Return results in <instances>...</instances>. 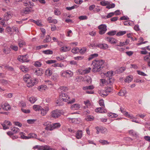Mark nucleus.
Instances as JSON below:
<instances>
[{"label":"nucleus","instance_id":"f257e3e1","mask_svg":"<svg viewBox=\"0 0 150 150\" xmlns=\"http://www.w3.org/2000/svg\"><path fill=\"white\" fill-rule=\"evenodd\" d=\"M104 61L103 60H95L93 61L92 71L94 72L99 71L103 67Z\"/></svg>","mask_w":150,"mask_h":150},{"label":"nucleus","instance_id":"f03ea898","mask_svg":"<svg viewBox=\"0 0 150 150\" xmlns=\"http://www.w3.org/2000/svg\"><path fill=\"white\" fill-rule=\"evenodd\" d=\"M60 96L64 97H66V98H62V100L64 102H68V103L69 104H72L74 103L75 101L74 98H73L71 100H70V97L68 96V95L65 93L62 92V91H61L60 92Z\"/></svg>","mask_w":150,"mask_h":150},{"label":"nucleus","instance_id":"7ed1b4c3","mask_svg":"<svg viewBox=\"0 0 150 150\" xmlns=\"http://www.w3.org/2000/svg\"><path fill=\"white\" fill-rule=\"evenodd\" d=\"M62 113L61 110L56 109L51 112V116L53 118H57L60 116Z\"/></svg>","mask_w":150,"mask_h":150},{"label":"nucleus","instance_id":"20e7f679","mask_svg":"<svg viewBox=\"0 0 150 150\" xmlns=\"http://www.w3.org/2000/svg\"><path fill=\"white\" fill-rule=\"evenodd\" d=\"M21 138L23 139H28L32 138H36V136L34 133H31L29 134L27 136L24 135L25 134L22 132H20Z\"/></svg>","mask_w":150,"mask_h":150},{"label":"nucleus","instance_id":"39448f33","mask_svg":"<svg viewBox=\"0 0 150 150\" xmlns=\"http://www.w3.org/2000/svg\"><path fill=\"white\" fill-rule=\"evenodd\" d=\"M99 29V33L100 35L105 33L107 30V26L105 24H101L98 26Z\"/></svg>","mask_w":150,"mask_h":150},{"label":"nucleus","instance_id":"423d86ee","mask_svg":"<svg viewBox=\"0 0 150 150\" xmlns=\"http://www.w3.org/2000/svg\"><path fill=\"white\" fill-rule=\"evenodd\" d=\"M27 83V86L28 87H32L33 86L38 82L37 80L35 79H31L28 81L26 82Z\"/></svg>","mask_w":150,"mask_h":150},{"label":"nucleus","instance_id":"0eeeda50","mask_svg":"<svg viewBox=\"0 0 150 150\" xmlns=\"http://www.w3.org/2000/svg\"><path fill=\"white\" fill-rule=\"evenodd\" d=\"M28 58V57L27 54L24 55L19 56L18 57V59L20 62H29Z\"/></svg>","mask_w":150,"mask_h":150},{"label":"nucleus","instance_id":"6e6552de","mask_svg":"<svg viewBox=\"0 0 150 150\" xmlns=\"http://www.w3.org/2000/svg\"><path fill=\"white\" fill-rule=\"evenodd\" d=\"M11 131L7 132V134L10 136L13 135L14 134L17 133L19 131V129L16 127H11Z\"/></svg>","mask_w":150,"mask_h":150},{"label":"nucleus","instance_id":"1a4fd4ad","mask_svg":"<svg viewBox=\"0 0 150 150\" xmlns=\"http://www.w3.org/2000/svg\"><path fill=\"white\" fill-rule=\"evenodd\" d=\"M43 125L45 127V129L47 131H52L53 130L52 124L50 122H44Z\"/></svg>","mask_w":150,"mask_h":150},{"label":"nucleus","instance_id":"9d476101","mask_svg":"<svg viewBox=\"0 0 150 150\" xmlns=\"http://www.w3.org/2000/svg\"><path fill=\"white\" fill-rule=\"evenodd\" d=\"M49 110L50 108L48 106H46L44 108L41 107L40 110L41 114L43 116L45 115Z\"/></svg>","mask_w":150,"mask_h":150},{"label":"nucleus","instance_id":"9b49d317","mask_svg":"<svg viewBox=\"0 0 150 150\" xmlns=\"http://www.w3.org/2000/svg\"><path fill=\"white\" fill-rule=\"evenodd\" d=\"M3 129H6L9 128V127L11 125V123L8 121H5L2 124Z\"/></svg>","mask_w":150,"mask_h":150},{"label":"nucleus","instance_id":"f8f14e48","mask_svg":"<svg viewBox=\"0 0 150 150\" xmlns=\"http://www.w3.org/2000/svg\"><path fill=\"white\" fill-rule=\"evenodd\" d=\"M68 74L70 77H71L73 75V73L70 70H67L62 72L61 74V75L63 77H65V75Z\"/></svg>","mask_w":150,"mask_h":150},{"label":"nucleus","instance_id":"ddd939ff","mask_svg":"<svg viewBox=\"0 0 150 150\" xmlns=\"http://www.w3.org/2000/svg\"><path fill=\"white\" fill-rule=\"evenodd\" d=\"M106 40L111 44H115L117 42V40L115 38L111 37H107L105 38Z\"/></svg>","mask_w":150,"mask_h":150},{"label":"nucleus","instance_id":"4468645a","mask_svg":"<svg viewBox=\"0 0 150 150\" xmlns=\"http://www.w3.org/2000/svg\"><path fill=\"white\" fill-rule=\"evenodd\" d=\"M1 105H2V109L6 111L9 110L11 108L10 105L7 103H2Z\"/></svg>","mask_w":150,"mask_h":150},{"label":"nucleus","instance_id":"2eb2a0df","mask_svg":"<svg viewBox=\"0 0 150 150\" xmlns=\"http://www.w3.org/2000/svg\"><path fill=\"white\" fill-rule=\"evenodd\" d=\"M91 68L90 67H89L88 69H86L85 70H79V73L81 74H87L89 73L91 70Z\"/></svg>","mask_w":150,"mask_h":150},{"label":"nucleus","instance_id":"dca6fc26","mask_svg":"<svg viewBox=\"0 0 150 150\" xmlns=\"http://www.w3.org/2000/svg\"><path fill=\"white\" fill-rule=\"evenodd\" d=\"M12 17V15L10 13V12H6L4 16V20L6 21H8Z\"/></svg>","mask_w":150,"mask_h":150},{"label":"nucleus","instance_id":"f3484780","mask_svg":"<svg viewBox=\"0 0 150 150\" xmlns=\"http://www.w3.org/2000/svg\"><path fill=\"white\" fill-rule=\"evenodd\" d=\"M82 136V131L81 130H79L77 131L76 134V137L78 139L81 138Z\"/></svg>","mask_w":150,"mask_h":150},{"label":"nucleus","instance_id":"a211bd4d","mask_svg":"<svg viewBox=\"0 0 150 150\" xmlns=\"http://www.w3.org/2000/svg\"><path fill=\"white\" fill-rule=\"evenodd\" d=\"M10 48L7 46H5L3 49V52L5 54H8L10 52Z\"/></svg>","mask_w":150,"mask_h":150},{"label":"nucleus","instance_id":"6ab92c4d","mask_svg":"<svg viewBox=\"0 0 150 150\" xmlns=\"http://www.w3.org/2000/svg\"><path fill=\"white\" fill-rule=\"evenodd\" d=\"M95 111L97 112L103 113L105 112V110L103 108H98L95 109Z\"/></svg>","mask_w":150,"mask_h":150},{"label":"nucleus","instance_id":"aec40b11","mask_svg":"<svg viewBox=\"0 0 150 150\" xmlns=\"http://www.w3.org/2000/svg\"><path fill=\"white\" fill-rule=\"evenodd\" d=\"M133 76L132 75H129L126 77L125 80V81L126 82L129 83L133 79Z\"/></svg>","mask_w":150,"mask_h":150},{"label":"nucleus","instance_id":"412c9836","mask_svg":"<svg viewBox=\"0 0 150 150\" xmlns=\"http://www.w3.org/2000/svg\"><path fill=\"white\" fill-rule=\"evenodd\" d=\"M31 77L29 74H26L23 77V79L26 82L31 79Z\"/></svg>","mask_w":150,"mask_h":150},{"label":"nucleus","instance_id":"4be33fe9","mask_svg":"<svg viewBox=\"0 0 150 150\" xmlns=\"http://www.w3.org/2000/svg\"><path fill=\"white\" fill-rule=\"evenodd\" d=\"M80 108V105L78 104H75L72 105L71 109L73 110H77Z\"/></svg>","mask_w":150,"mask_h":150},{"label":"nucleus","instance_id":"5701e85b","mask_svg":"<svg viewBox=\"0 0 150 150\" xmlns=\"http://www.w3.org/2000/svg\"><path fill=\"white\" fill-rule=\"evenodd\" d=\"M70 50V48L69 47L66 46H64L61 48L60 51L62 52H66Z\"/></svg>","mask_w":150,"mask_h":150},{"label":"nucleus","instance_id":"b1692460","mask_svg":"<svg viewBox=\"0 0 150 150\" xmlns=\"http://www.w3.org/2000/svg\"><path fill=\"white\" fill-rule=\"evenodd\" d=\"M52 73V71L50 69H48L46 70L45 72V74L48 76H50Z\"/></svg>","mask_w":150,"mask_h":150},{"label":"nucleus","instance_id":"393cba45","mask_svg":"<svg viewBox=\"0 0 150 150\" xmlns=\"http://www.w3.org/2000/svg\"><path fill=\"white\" fill-rule=\"evenodd\" d=\"M108 116L110 118H116L118 116V115L114 113L109 112L108 113Z\"/></svg>","mask_w":150,"mask_h":150},{"label":"nucleus","instance_id":"a878e982","mask_svg":"<svg viewBox=\"0 0 150 150\" xmlns=\"http://www.w3.org/2000/svg\"><path fill=\"white\" fill-rule=\"evenodd\" d=\"M94 87L93 85H90L87 86L83 87V89L84 90H92L94 88Z\"/></svg>","mask_w":150,"mask_h":150},{"label":"nucleus","instance_id":"bb28decb","mask_svg":"<svg viewBox=\"0 0 150 150\" xmlns=\"http://www.w3.org/2000/svg\"><path fill=\"white\" fill-rule=\"evenodd\" d=\"M45 147V146H39L38 145H36L33 147V149H37L39 150H44Z\"/></svg>","mask_w":150,"mask_h":150},{"label":"nucleus","instance_id":"cd10ccee","mask_svg":"<svg viewBox=\"0 0 150 150\" xmlns=\"http://www.w3.org/2000/svg\"><path fill=\"white\" fill-rule=\"evenodd\" d=\"M99 94L101 96L103 97L106 96L108 95L105 90L100 91L99 92Z\"/></svg>","mask_w":150,"mask_h":150},{"label":"nucleus","instance_id":"c85d7f7f","mask_svg":"<svg viewBox=\"0 0 150 150\" xmlns=\"http://www.w3.org/2000/svg\"><path fill=\"white\" fill-rule=\"evenodd\" d=\"M47 88V86L45 85H42L38 87V89L40 91L45 90Z\"/></svg>","mask_w":150,"mask_h":150},{"label":"nucleus","instance_id":"c756f323","mask_svg":"<svg viewBox=\"0 0 150 150\" xmlns=\"http://www.w3.org/2000/svg\"><path fill=\"white\" fill-rule=\"evenodd\" d=\"M87 50L86 47H83L80 49H79V52L81 54H83L86 52Z\"/></svg>","mask_w":150,"mask_h":150},{"label":"nucleus","instance_id":"7c9ffc66","mask_svg":"<svg viewBox=\"0 0 150 150\" xmlns=\"http://www.w3.org/2000/svg\"><path fill=\"white\" fill-rule=\"evenodd\" d=\"M41 107L38 105H34L33 107V109L36 111H39L40 110Z\"/></svg>","mask_w":150,"mask_h":150},{"label":"nucleus","instance_id":"2f4dec72","mask_svg":"<svg viewBox=\"0 0 150 150\" xmlns=\"http://www.w3.org/2000/svg\"><path fill=\"white\" fill-rule=\"evenodd\" d=\"M53 130L61 126V124L59 123H54L52 124Z\"/></svg>","mask_w":150,"mask_h":150},{"label":"nucleus","instance_id":"473e14b6","mask_svg":"<svg viewBox=\"0 0 150 150\" xmlns=\"http://www.w3.org/2000/svg\"><path fill=\"white\" fill-rule=\"evenodd\" d=\"M127 93L126 91L125 90H121L118 93L119 95L121 96H123L126 94Z\"/></svg>","mask_w":150,"mask_h":150},{"label":"nucleus","instance_id":"72a5a7b5","mask_svg":"<svg viewBox=\"0 0 150 150\" xmlns=\"http://www.w3.org/2000/svg\"><path fill=\"white\" fill-rule=\"evenodd\" d=\"M83 80V78L82 76H77L76 78L75 79V80L77 82H80Z\"/></svg>","mask_w":150,"mask_h":150},{"label":"nucleus","instance_id":"f704fd0d","mask_svg":"<svg viewBox=\"0 0 150 150\" xmlns=\"http://www.w3.org/2000/svg\"><path fill=\"white\" fill-rule=\"evenodd\" d=\"M67 90V87H64L63 86L60 87L58 89V92H60V91H62V92L63 91H66Z\"/></svg>","mask_w":150,"mask_h":150},{"label":"nucleus","instance_id":"c9c22d12","mask_svg":"<svg viewBox=\"0 0 150 150\" xmlns=\"http://www.w3.org/2000/svg\"><path fill=\"white\" fill-rule=\"evenodd\" d=\"M37 99L34 97H31L29 98V101L32 103H34L36 101Z\"/></svg>","mask_w":150,"mask_h":150},{"label":"nucleus","instance_id":"e433bc0d","mask_svg":"<svg viewBox=\"0 0 150 150\" xmlns=\"http://www.w3.org/2000/svg\"><path fill=\"white\" fill-rule=\"evenodd\" d=\"M113 74V71H108L105 74V75L107 77H111Z\"/></svg>","mask_w":150,"mask_h":150},{"label":"nucleus","instance_id":"4c0bfd02","mask_svg":"<svg viewBox=\"0 0 150 150\" xmlns=\"http://www.w3.org/2000/svg\"><path fill=\"white\" fill-rule=\"evenodd\" d=\"M87 121H92L94 120V117L91 115H88L86 118Z\"/></svg>","mask_w":150,"mask_h":150},{"label":"nucleus","instance_id":"58836bf2","mask_svg":"<svg viewBox=\"0 0 150 150\" xmlns=\"http://www.w3.org/2000/svg\"><path fill=\"white\" fill-rule=\"evenodd\" d=\"M34 74L37 76H41L42 74V71L40 69L36 70L34 72Z\"/></svg>","mask_w":150,"mask_h":150},{"label":"nucleus","instance_id":"ea45409f","mask_svg":"<svg viewBox=\"0 0 150 150\" xmlns=\"http://www.w3.org/2000/svg\"><path fill=\"white\" fill-rule=\"evenodd\" d=\"M20 68L21 69L23 72L27 71L28 70V68L24 66H21Z\"/></svg>","mask_w":150,"mask_h":150},{"label":"nucleus","instance_id":"a19ab883","mask_svg":"<svg viewBox=\"0 0 150 150\" xmlns=\"http://www.w3.org/2000/svg\"><path fill=\"white\" fill-rule=\"evenodd\" d=\"M105 90L108 94L109 93L112 92V88L111 87H107L105 88Z\"/></svg>","mask_w":150,"mask_h":150},{"label":"nucleus","instance_id":"79ce46f5","mask_svg":"<svg viewBox=\"0 0 150 150\" xmlns=\"http://www.w3.org/2000/svg\"><path fill=\"white\" fill-rule=\"evenodd\" d=\"M18 44L19 46L20 47H22L23 45H25V42L23 40L19 41Z\"/></svg>","mask_w":150,"mask_h":150},{"label":"nucleus","instance_id":"37998d69","mask_svg":"<svg viewBox=\"0 0 150 150\" xmlns=\"http://www.w3.org/2000/svg\"><path fill=\"white\" fill-rule=\"evenodd\" d=\"M98 56V54H91L88 58V59L90 60L93 59L95 57H97Z\"/></svg>","mask_w":150,"mask_h":150},{"label":"nucleus","instance_id":"c03bdc74","mask_svg":"<svg viewBox=\"0 0 150 150\" xmlns=\"http://www.w3.org/2000/svg\"><path fill=\"white\" fill-rule=\"evenodd\" d=\"M85 80L88 83H91L92 82V79L90 77L87 76L85 77Z\"/></svg>","mask_w":150,"mask_h":150},{"label":"nucleus","instance_id":"a18cd8bd","mask_svg":"<svg viewBox=\"0 0 150 150\" xmlns=\"http://www.w3.org/2000/svg\"><path fill=\"white\" fill-rule=\"evenodd\" d=\"M79 50L78 47L74 48L72 50L71 52L73 53L76 54L79 52Z\"/></svg>","mask_w":150,"mask_h":150},{"label":"nucleus","instance_id":"49530a36","mask_svg":"<svg viewBox=\"0 0 150 150\" xmlns=\"http://www.w3.org/2000/svg\"><path fill=\"white\" fill-rule=\"evenodd\" d=\"M129 134L132 135L133 136H136L137 133L133 130H131L129 131Z\"/></svg>","mask_w":150,"mask_h":150},{"label":"nucleus","instance_id":"de8ad7c7","mask_svg":"<svg viewBox=\"0 0 150 150\" xmlns=\"http://www.w3.org/2000/svg\"><path fill=\"white\" fill-rule=\"evenodd\" d=\"M43 52L45 54H52L53 53V52L52 50H47L43 51Z\"/></svg>","mask_w":150,"mask_h":150},{"label":"nucleus","instance_id":"09e8293b","mask_svg":"<svg viewBox=\"0 0 150 150\" xmlns=\"http://www.w3.org/2000/svg\"><path fill=\"white\" fill-rule=\"evenodd\" d=\"M88 47L90 48H93L97 47V44L96 43H91L88 45Z\"/></svg>","mask_w":150,"mask_h":150},{"label":"nucleus","instance_id":"8fccbe9b","mask_svg":"<svg viewBox=\"0 0 150 150\" xmlns=\"http://www.w3.org/2000/svg\"><path fill=\"white\" fill-rule=\"evenodd\" d=\"M114 15L113 12H111L108 14L107 16L104 17L105 18H108L112 17Z\"/></svg>","mask_w":150,"mask_h":150},{"label":"nucleus","instance_id":"3c124183","mask_svg":"<svg viewBox=\"0 0 150 150\" xmlns=\"http://www.w3.org/2000/svg\"><path fill=\"white\" fill-rule=\"evenodd\" d=\"M0 83H2L3 85H5L8 83L7 81L4 79H0Z\"/></svg>","mask_w":150,"mask_h":150},{"label":"nucleus","instance_id":"603ef678","mask_svg":"<svg viewBox=\"0 0 150 150\" xmlns=\"http://www.w3.org/2000/svg\"><path fill=\"white\" fill-rule=\"evenodd\" d=\"M126 31H121L119 32H118L116 34V35L118 36H120L122 35L125 34L126 33Z\"/></svg>","mask_w":150,"mask_h":150},{"label":"nucleus","instance_id":"864d4df0","mask_svg":"<svg viewBox=\"0 0 150 150\" xmlns=\"http://www.w3.org/2000/svg\"><path fill=\"white\" fill-rule=\"evenodd\" d=\"M78 7L76 5H74L71 7H67L66 8L68 10H71L72 9H74L75 8H77Z\"/></svg>","mask_w":150,"mask_h":150},{"label":"nucleus","instance_id":"5fc2aeb1","mask_svg":"<svg viewBox=\"0 0 150 150\" xmlns=\"http://www.w3.org/2000/svg\"><path fill=\"white\" fill-rule=\"evenodd\" d=\"M44 150H56L55 149L51 148L49 146L45 145Z\"/></svg>","mask_w":150,"mask_h":150},{"label":"nucleus","instance_id":"6e6d98bb","mask_svg":"<svg viewBox=\"0 0 150 150\" xmlns=\"http://www.w3.org/2000/svg\"><path fill=\"white\" fill-rule=\"evenodd\" d=\"M99 142L103 145L108 144H109V142L106 140H100L99 141Z\"/></svg>","mask_w":150,"mask_h":150},{"label":"nucleus","instance_id":"4d7b16f0","mask_svg":"<svg viewBox=\"0 0 150 150\" xmlns=\"http://www.w3.org/2000/svg\"><path fill=\"white\" fill-rule=\"evenodd\" d=\"M10 47L11 49L15 51H17L18 49V47L17 46L11 45Z\"/></svg>","mask_w":150,"mask_h":150},{"label":"nucleus","instance_id":"13d9d810","mask_svg":"<svg viewBox=\"0 0 150 150\" xmlns=\"http://www.w3.org/2000/svg\"><path fill=\"white\" fill-rule=\"evenodd\" d=\"M100 132L102 133H106L107 132V129L106 128H102L100 129H99Z\"/></svg>","mask_w":150,"mask_h":150},{"label":"nucleus","instance_id":"bf43d9fd","mask_svg":"<svg viewBox=\"0 0 150 150\" xmlns=\"http://www.w3.org/2000/svg\"><path fill=\"white\" fill-rule=\"evenodd\" d=\"M116 31H112L108 32L107 34L109 35H113L116 34Z\"/></svg>","mask_w":150,"mask_h":150},{"label":"nucleus","instance_id":"052dcab7","mask_svg":"<svg viewBox=\"0 0 150 150\" xmlns=\"http://www.w3.org/2000/svg\"><path fill=\"white\" fill-rule=\"evenodd\" d=\"M137 72L138 74L139 75L143 76H147V75L146 74H145L144 72L141 71L139 70L137 71Z\"/></svg>","mask_w":150,"mask_h":150},{"label":"nucleus","instance_id":"680f3d73","mask_svg":"<svg viewBox=\"0 0 150 150\" xmlns=\"http://www.w3.org/2000/svg\"><path fill=\"white\" fill-rule=\"evenodd\" d=\"M51 38L50 36L49 35H47L46 36V38L45 40H44V42H50L51 41Z\"/></svg>","mask_w":150,"mask_h":150},{"label":"nucleus","instance_id":"e2e57ef3","mask_svg":"<svg viewBox=\"0 0 150 150\" xmlns=\"http://www.w3.org/2000/svg\"><path fill=\"white\" fill-rule=\"evenodd\" d=\"M123 114L125 115L127 117H129L131 119H133V118H134V117H132V115L129 114L127 112L125 111Z\"/></svg>","mask_w":150,"mask_h":150},{"label":"nucleus","instance_id":"0e129e2a","mask_svg":"<svg viewBox=\"0 0 150 150\" xmlns=\"http://www.w3.org/2000/svg\"><path fill=\"white\" fill-rule=\"evenodd\" d=\"M42 64L39 62H36L34 64L35 66L36 67H40L41 66Z\"/></svg>","mask_w":150,"mask_h":150},{"label":"nucleus","instance_id":"69168bd1","mask_svg":"<svg viewBox=\"0 0 150 150\" xmlns=\"http://www.w3.org/2000/svg\"><path fill=\"white\" fill-rule=\"evenodd\" d=\"M36 120L34 119L28 120H27V122L29 124H32L34 123Z\"/></svg>","mask_w":150,"mask_h":150},{"label":"nucleus","instance_id":"338daca9","mask_svg":"<svg viewBox=\"0 0 150 150\" xmlns=\"http://www.w3.org/2000/svg\"><path fill=\"white\" fill-rule=\"evenodd\" d=\"M21 110L23 112L25 113H29L30 112V110H26L23 108H21Z\"/></svg>","mask_w":150,"mask_h":150},{"label":"nucleus","instance_id":"774afa93","mask_svg":"<svg viewBox=\"0 0 150 150\" xmlns=\"http://www.w3.org/2000/svg\"><path fill=\"white\" fill-rule=\"evenodd\" d=\"M79 18L80 20H86L87 19V17L86 16H81L79 17Z\"/></svg>","mask_w":150,"mask_h":150}]
</instances>
